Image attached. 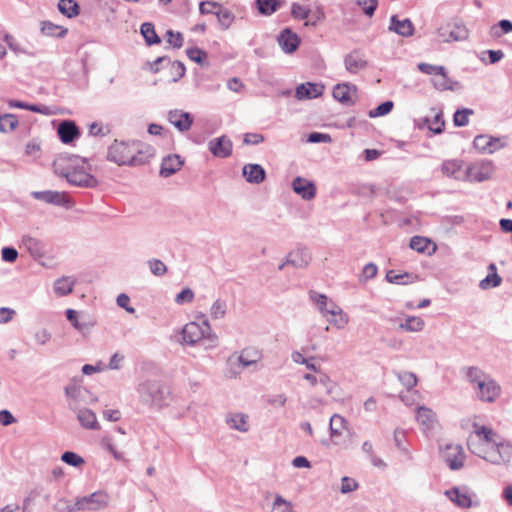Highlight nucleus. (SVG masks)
Instances as JSON below:
<instances>
[{
	"label": "nucleus",
	"instance_id": "obj_29",
	"mask_svg": "<svg viewBox=\"0 0 512 512\" xmlns=\"http://www.w3.org/2000/svg\"><path fill=\"white\" fill-rule=\"evenodd\" d=\"M75 412L77 413V419L82 427L91 430L100 429V425L97 421L96 414L92 410L88 408H77Z\"/></svg>",
	"mask_w": 512,
	"mask_h": 512
},
{
	"label": "nucleus",
	"instance_id": "obj_20",
	"mask_svg": "<svg viewBox=\"0 0 512 512\" xmlns=\"http://www.w3.org/2000/svg\"><path fill=\"white\" fill-rule=\"evenodd\" d=\"M367 61L359 50H353L344 58L346 70L351 74H356L367 67Z\"/></svg>",
	"mask_w": 512,
	"mask_h": 512
},
{
	"label": "nucleus",
	"instance_id": "obj_5",
	"mask_svg": "<svg viewBox=\"0 0 512 512\" xmlns=\"http://www.w3.org/2000/svg\"><path fill=\"white\" fill-rule=\"evenodd\" d=\"M309 298L317 306L323 316L327 317L330 315L332 317L327 319L331 324L342 328L348 323V319L342 309L325 294L311 290L309 292Z\"/></svg>",
	"mask_w": 512,
	"mask_h": 512
},
{
	"label": "nucleus",
	"instance_id": "obj_48",
	"mask_svg": "<svg viewBox=\"0 0 512 512\" xmlns=\"http://www.w3.org/2000/svg\"><path fill=\"white\" fill-rule=\"evenodd\" d=\"M474 114V111L469 108L457 109L453 115V123L456 127H464L469 123L468 117Z\"/></svg>",
	"mask_w": 512,
	"mask_h": 512
},
{
	"label": "nucleus",
	"instance_id": "obj_35",
	"mask_svg": "<svg viewBox=\"0 0 512 512\" xmlns=\"http://www.w3.org/2000/svg\"><path fill=\"white\" fill-rule=\"evenodd\" d=\"M416 419L418 423L430 429L436 422V414L432 409L426 406H419L417 408Z\"/></svg>",
	"mask_w": 512,
	"mask_h": 512
},
{
	"label": "nucleus",
	"instance_id": "obj_47",
	"mask_svg": "<svg viewBox=\"0 0 512 512\" xmlns=\"http://www.w3.org/2000/svg\"><path fill=\"white\" fill-rule=\"evenodd\" d=\"M146 264H147L150 272L156 277H162L168 271V268L165 265V263L162 260L157 259V258H151V259L147 260Z\"/></svg>",
	"mask_w": 512,
	"mask_h": 512
},
{
	"label": "nucleus",
	"instance_id": "obj_55",
	"mask_svg": "<svg viewBox=\"0 0 512 512\" xmlns=\"http://www.w3.org/2000/svg\"><path fill=\"white\" fill-rule=\"evenodd\" d=\"M394 107V103L390 100L378 105L375 109L369 111V117L376 118L389 114Z\"/></svg>",
	"mask_w": 512,
	"mask_h": 512
},
{
	"label": "nucleus",
	"instance_id": "obj_59",
	"mask_svg": "<svg viewBox=\"0 0 512 512\" xmlns=\"http://www.w3.org/2000/svg\"><path fill=\"white\" fill-rule=\"evenodd\" d=\"M393 439H394V444H395L396 448L399 451H401L402 453L408 454V449L405 445V441H406L405 431L401 428H396L394 430Z\"/></svg>",
	"mask_w": 512,
	"mask_h": 512
},
{
	"label": "nucleus",
	"instance_id": "obj_1",
	"mask_svg": "<svg viewBox=\"0 0 512 512\" xmlns=\"http://www.w3.org/2000/svg\"><path fill=\"white\" fill-rule=\"evenodd\" d=\"M155 155V149L141 141H119L109 146L107 159L119 166H141L150 161Z\"/></svg>",
	"mask_w": 512,
	"mask_h": 512
},
{
	"label": "nucleus",
	"instance_id": "obj_23",
	"mask_svg": "<svg viewBox=\"0 0 512 512\" xmlns=\"http://www.w3.org/2000/svg\"><path fill=\"white\" fill-rule=\"evenodd\" d=\"M473 146L482 153L492 154L501 147V143L499 138L478 135L473 140Z\"/></svg>",
	"mask_w": 512,
	"mask_h": 512
},
{
	"label": "nucleus",
	"instance_id": "obj_32",
	"mask_svg": "<svg viewBox=\"0 0 512 512\" xmlns=\"http://www.w3.org/2000/svg\"><path fill=\"white\" fill-rule=\"evenodd\" d=\"M410 248L420 253L430 254L436 250V245L426 237L414 236L410 240Z\"/></svg>",
	"mask_w": 512,
	"mask_h": 512
},
{
	"label": "nucleus",
	"instance_id": "obj_60",
	"mask_svg": "<svg viewBox=\"0 0 512 512\" xmlns=\"http://www.w3.org/2000/svg\"><path fill=\"white\" fill-rule=\"evenodd\" d=\"M272 512H292V504L281 495H276L272 506Z\"/></svg>",
	"mask_w": 512,
	"mask_h": 512
},
{
	"label": "nucleus",
	"instance_id": "obj_49",
	"mask_svg": "<svg viewBox=\"0 0 512 512\" xmlns=\"http://www.w3.org/2000/svg\"><path fill=\"white\" fill-rule=\"evenodd\" d=\"M488 376L479 368L477 367H469L466 371V379L471 384H473L474 388L478 386L479 382H482L484 379H486Z\"/></svg>",
	"mask_w": 512,
	"mask_h": 512
},
{
	"label": "nucleus",
	"instance_id": "obj_53",
	"mask_svg": "<svg viewBox=\"0 0 512 512\" xmlns=\"http://www.w3.org/2000/svg\"><path fill=\"white\" fill-rule=\"evenodd\" d=\"M502 282V278L497 273H488L479 283V287L483 290L498 287Z\"/></svg>",
	"mask_w": 512,
	"mask_h": 512
},
{
	"label": "nucleus",
	"instance_id": "obj_44",
	"mask_svg": "<svg viewBox=\"0 0 512 512\" xmlns=\"http://www.w3.org/2000/svg\"><path fill=\"white\" fill-rule=\"evenodd\" d=\"M41 31L44 35L59 38L64 37L67 33V29H64L62 26L55 25L50 21H44L42 23Z\"/></svg>",
	"mask_w": 512,
	"mask_h": 512
},
{
	"label": "nucleus",
	"instance_id": "obj_61",
	"mask_svg": "<svg viewBox=\"0 0 512 512\" xmlns=\"http://www.w3.org/2000/svg\"><path fill=\"white\" fill-rule=\"evenodd\" d=\"M61 460L73 467H79L84 463V459L72 451L64 452L61 456Z\"/></svg>",
	"mask_w": 512,
	"mask_h": 512
},
{
	"label": "nucleus",
	"instance_id": "obj_40",
	"mask_svg": "<svg viewBox=\"0 0 512 512\" xmlns=\"http://www.w3.org/2000/svg\"><path fill=\"white\" fill-rule=\"evenodd\" d=\"M58 9L68 18L75 17L80 13V7L75 0H60L58 3Z\"/></svg>",
	"mask_w": 512,
	"mask_h": 512
},
{
	"label": "nucleus",
	"instance_id": "obj_63",
	"mask_svg": "<svg viewBox=\"0 0 512 512\" xmlns=\"http://www.w3.org/2000/svg\"><path fill=\"white\" fill-rule=\"evenodd\" d=\"M167 42L172 45L174 48H181L183 46V36L180 32L175 33L173 30H168L166 32Z\"/></svg>",
	"mask_w": 512,
	"mask_h": 512
},
{
	"label": "nucleus",
	"instance_id": "obj_57",
	"mask_svg": "<svg viewBox=\"0 0 512 512\" xmlns=\"http://www.w3.org/2000/svg\"><path fill=\"white\" fill-rule=\"evenodd\" d=\"M9 106L12 108L25 109V110H28L31 112H36V113H44V109H46V107L42 106V105L29 104V103L18 101V100H11L9 102Z\"/></svg>",
	"mask_w": 512,
	"mask_h": 512
},
{
	"label": "nucleus",
	"instance_id": "obj_27",
	"mask_svg": "<svg viewBox=\"0 0 512 512\" xmlns=\"http://www.w3.org/2000/svg\"><path fill=\"white\" fill-rule=\"evenodd\" d=\"M311 260V255L306 248H298L289 253L286 263L296 268H305Z\"/></svg>",
	"mask_w": 512,
	"mask_h": 512
},
{
	"label": "nucleus",
	"instance_id": "obj_36",
	"mask_svg": "<svg viewBox=\"0 0 512 512\" xmlns=\"http://www.w3.org/2000/svg\"><path fill=\"white\" fill-rule=\"evenodd\" d=\"M416 279V275L407 272L396 273L394 270H389L386 273V280L392 284L407 285L413 283Z\"/></svg>",
	"mask_w": 512,
	"mask_h": 512
},
{
	"label": "nucleus",
	"instance_id": "obj_2",
	"mask_svg": "<svg viewBox=\"0 0 512 512\" xmlns=\"http://www.w3.org/2000/svg\"><path fill=\"white\" fill-rule=\"evenodd\" d=\"M470 451L491 464L512 466V444L507 441L500 440L497 444L488 448L470 442Z\"/></svg>",
	"mask_w": 512,
	"mask_h": 512
},
{
	"label": "nucleus",
	"instance_id": "obj_17",
	"mask_svg": "<svg viewBox=\"0 0 512 512\" xmlns=\"http://www.w3.org/2000/svg\"><path fill=\"white\" fill-rule=\"evenodd\" d=\"M66 318L72 324V326L82 334L89 333L91 328L95 325V322L87 316H81L78 318V312L74 309L66 310Z\"/></svg>",
	"mask_w": 512,
	"mask_h": 512
},
{
	"label": "nucleus",
	"instance_id": "obj_3",
	"mask_svg": "<svg viewBox=\"0 0 512 512\" xmlns=\"http://www.w3.org/2000/svg\"><path fill=\"white\" fill-rule=\"evenodd\" d=\"M140 401L152 408H161L168 404L170 390L160 381L145 380L137 387Z\"/></svg>",
	"mask_w": 512,
	"mask_h": 512
},
{
	"label": "nucleus",
	"instance_id": "obj_54",
	"mask_svg": "<svg viewBox=\"0 0 512 512\" xmlns=\"http://www.w3.org/2000/svg\"><path fill=\"white\" fill-rule=\"evenodd\" d=\"M227 312V304L224 300L217 299L210 308V314L213 319H222Z\"/></svg>",
	"mask_w": 512,
	"mask_h": 512
},
{
	"label": "nucleus",
	"instance_id": "obj_4",
	"mask_svg": "<svg viewBox=\"0 0 512 512\" xmlns=\"http://www.w3.org/2000/svg\"><path fill=\"white\" fill-rule=\"evenodd\" d=\"M182 343L194 346L201 340H205L209 343V347H216L218 343V337L212 332L210 324L205 316H202V322H189L182 329Z\"/></svg>",
	"mask_w": 512,
	"mask_h": 512
},
{
	"label": "nucleus",
	"instance_id": "obj_46",
	"mask_svg": "<svg viewBox=\"0 0 512 512\" xmlns=\"http://www.w3.org/2000/svg\"><path fill=\"white\" fill-rule=\"evenodd\" d=\"M18 125V119L13 114L0 115V132H12Z\"/></svg>",
	"mask_w": 512,
	"mask_h": 512
},
{
	"label": "nucleus",
	"instance_id": "obj_45",
	"mask_svg": "<svg viewBox=\"0 0 512 512\" xmlns=\"http://www.w3.org/2000/svg\"><path fill=\"white\" fill-rule=\"evenodd\" d=\"M65 394L69 399L68 407L72 411H76L78 408V399L81 396V389L76 385H70L65 388Z\"/></svg>",
	"mask_w": 512,
	"mask_h": 512
},
{
	"label": "nucleus",
	"instance_id": "obj_26",
	"mask_svg": "<svg viewBox=\"0 0 512 512\" xmlns=\"http://www.w3.org/2000/svg\"><path fill=\"white\" fill-rule=\"evenodd\" d=\"M183 165V160L179 155H168L163 158L160 168L162 177H169L175 174Z\"/></svg>",
	"mask_w": 512,
	"mask_h": 512
},
{
	"label": "nucleus",
	"instance_id": "obj_34",
	"mask_svg": "<svg viewBox=\"0 0 512 512\" xmlns=\"http://www.w3.org/2000/svg\"><path fill=\"white\" fill-rule=\"evenodd\" d=\"M226 423L230 428L240 432H247L249 430L248 416L242 413L228 415L226 418Z\"/></svg>",
	"mask_w": 512,
	"mask_h": 512
},
{
	"label": "nucleus",
	"instance_id": "obj_64",
	"mask_svg": "<svg viewBox=\"0 0 512 512\" xmlns=\"http://www.w3.org/2000/svg\"><path fill=\"white\" fill-rule=\"evenodd\" d=\"M55 510L57 512H75L79 511L78 508H76V502L74 504H71L66 499H59L55 504Z\"/></svg>",
	"mask_w": 512,
	"mask_h": 512
},
{
	"label": "nucleus",
	"instance_id": "obj_62",
	"mask_svg": "<svg viewBox=\"0 0 512 512\" xmlns=\"http://www.w3.org/2000/svg\"><path fill=\"white\" fill-rule=\"evenodd\" d=\"M310 10L299 3H293L291 7V15L293 18L298 20L307 19L309 16Z\"/></svg>",
	"mask_w": 512,
	"mask_h": 512
},
{
	"label": "nucleus",
	"instance_id": "obj_51",
	"mask_svg": "<svg viewBox=\"0 0 512 512\" xmlns=\"http://www.w3.org/2000/svg\"><path fill=\"white\" fill-rule=\"evenodd\" d=\"M398 380L408 390L414 388L417 385V377L414 373L408 371L396 372Z\"/></svg>",
	"mask_w": 512,
	"mask_h": 512
},
{
	"label": "nucleus",
	"instance_id": "obj_12",
	"mask_svg": "<svg viewBox=\"0 0 512 512\" xmlns=\"http://www.w3.org/2000/svg\"><path fill=\"white\" fill-rule=\"evenodd\" d=\"M442 457L451 470H459L464 465V452L460 445H446Z\"/></svg>",
	"mask_w": 512,
	"mask_h": 512
},
{
	"label": "nucleus",
	"instance_id": "obj_22",
	"mask_svg": "<svg viewBox=\"0 0 512 512\" xmlns=\"http://www.w3.org/2000/svg\"><path fill=\"white\" fill-rule=\"evenodd\" d=\"M389 30L402 37H410L414 34L415 28L410 19L401 20L397 15H392L390 17Z\"/></svg>",
	"mask_w": 512,
	"mask_h": 512
},
{
	"label": "nucleus",
	"instance_id": "obj_28",
	"mask_svg": "<svg viewBox=\"0 0 512 512\" xmlns=\"http://www.w3.org/2000/svg\"><path fill=\"white\" fill-rule=\"evenodd\" d=\"M356 90L357 88L353 84H337L333 89V97L342 104L351 105L353 104V101L351 99V91L356 92Z\"/></svg>",
	"mask_w": 512,
	"mask_h": 512
},
{
	"label": "nucleus",
	"instance_id": "obj_33",
	"mask_svg": "<svg viewBox=\"0 0 512 512\" xmlns=\"http://www.w3.org/2000/svg\"><path fill=\"white\" fill-rule=\"evenodd\" d=\"M261 359V354L256 349H243L239 356L237 357L238 363L243 367L247 368L252 365H256L258 361Z\"/></svg>",
	"mask_w": 512,
	"mask_h": 512
},
{
	"label": "nucleus",
	"instance_id": "obj_18",
	"mask_svg": "<svg viewBox=\"0 0 512 512\" xmlns=\"http://www.w3.org/2000/svg\"><path fill=\"white\" fill-rule=\"evenodd\" d=\"M57 133L64 144L72 143L80 136L78 126L72 120H63L58 126Z\"/></svg>",
	"mask_w": 512,
	"mask_h": 512
},
{
	"label": "nucleus",
	"instance_id": "obj_38",
	"mask_svg": "<svg viewBox=\"0 0 512 512\" xmlns=\"http://www.w3.org/2000/svg\"><path fill=\"white\" fill-rule=\"evenodd\" d=\"M256 7L261 15L270 16L281 7L280 0H256Z\"/></svg>",
	"mask_w": 512,
	"mask_h": 512
},
{
	"label": "nucleus",
	"instance_id": "obj_10",
	"mask_svg": "<svg viewBox=\"0 0 512 512\" xmlns=\"http://www.w3.org/2000/svg\"><path fill=\"white\" fill-rule=\"evenodd\" d=\"M107 494L98 491L76 500V508L81 510L96 511L107 504Z\"/></svg>",
	"mask_w": 512,
	"mask_h": 512
},
{
	"label": "nucleus",
	"instance_id": "obj_42",
	"mask_svg": "<svg viewBox=\"0 0 512 512\" xmlns=\"http://www.w3.org/2000/svg\"><path fill=\"white\" fill-rule=\"evenodd\" d=\"M433 86L440 91L453 90V81L448 77L446 69L442 73H438L432 79Z\"/></svg>",
	"mask_w": 512,
	"mask_h": 512
},
{
	"label": "nucleus",
	"instance_id": "obj_9",
	"mask_svg": "<svg viewBox=\"0 0 512 512\" xmlns=\"http://www.w3.org/2000/svg\"><path fill=\"white\" fill-rule=\"evenodd\" d=\"M477 389V397L483 401L492 403L494 402L501 393V387L498 383L487 377L482 382L478 383Z\"/></svg>",
	"mask_w": 512,
	"mask_h": 512
},
{
	"label": "nucleus",
	"instance_id": "obj_21",
	"mask_svg": "<svg viewBox=\"0 0 512 512\" xmlns=\"http://www.w3.org/2000/svg\"><path fill=\"white\" fill-rule=\"evenodd\" d=\"M445 495L461 508H469L472 506V499L466 487H453L446 490Z\"/></svg>",
	"mask_w": 512,
	"mask_h": 512
},
{
	"label": "nucleus",
	"instance_id": "obj_58",
	"mask_svg": "<svg viewBox=\"0 0 512 512\" xmlns=\"http://www.w3.org/2000/svg\"><path fill=\"white\" fill-rule=\"evenodd\" d=\"M186 54L191 61L202 66L205 64V60L207 58V53L205 51L197 47H192L186 50Z\"/></svg>",
	"mask_w": 512,
	"mask_h": 512
},
{
	"label": "nucleus",
	"instance_id": "obj_41",
	"mask_svg": "<svg viewBox=\"0 0 512 512\" xmlns=\"http://www.w3.org/2000/svg\"><path fill=\"white\" fill-rule=\"evenodd\" d=\"M425 322L421 317L408 316L405 322L399 325V328L407 332H419L424 328Z\"/></svg>",
	"mask_w": 512,
	"mask_h": 512
},
{
	"label": "nucleus",
	"instance_id": "obj_56",
	"mask_svg": "<svg viewBox=\"0 0 512 512\" xmlns=\"http://www.w3.org/2000/svg\"><path fill=\"white\" fill-rule=\"evenodd\" d=\"M512 32V22L507 19L500 20L497 25L491 28V34L495 37H500L502 34Z\"/></svg>",
	"mask_w": 512,
	"mask_h": 512
},
{
	"label": "nucleus",
	"instance_id": "obj_15",
	"mask_svg": "<svg viewBox=\"0 0 512 512\" xmlns=\"http://www.w3.org/2000/svg\"><path fill=\"white\" fill-rule=\"evenodd\" d=\"M292 189L296 194L301 196L302 199L307 201L312 200L316 196L315 184L300 176L294 178L292 181Z\"/></svg>",
	"mask_w": 512,
	"mask_h": 512
},
{
	"label": "nucleus",
	"instance_id": "obj_50",
	"mask_svg": "<svg viewBox=\"0 0 512 512\" xmlns=\"http://www.w3.org/2000/svg\"><path fill=\"white\" fill-rule=\"evenodd\" d=\"M216 17L222 29H228L234 20V15L232 12L222 6L216 13Z\"/></svg>",
	"mask_w": 512,
	"mask_h": 512
},
{
	"label": "nucleus",
	"instance_id": "obj_31",
	"mask_svg": "<svg viewBox=\"0 0 512 512\" xmlns=\"http://www.w3.org/2000/svg\"><path fill=\"white\" fill-rule=\"evenodd\" d=\"M432 111L435 112L432 120L429 117H424L421 119V121L423 125H426L428 129L434 134H441L444 131L445 126L442 111H436L435 108H433Z\"/></svg>",
	"mask_w": 512,
	"mask_h": 512
},
{
	"label": "nucleus",
	"instance_id": "obj_52",
	"mask_svg": "<svg viewBox=\"0 0 512 512\" xmlns=\"http://www.w3.org/2000/svg\"><path fill=\"white\" fill-rule=\"evenodd\" d=\"M346 424V420L339 414H334L330 418V434L332 437L339 436Z\"/></svg>",
	"mask_w": 512,
	"mask_h": 512
},
{
	"label": "nucleus",
	"instance_id": "obj_37",
	"mask_svg": "<svg viewBox=\"0 0 512 512\" xmlns=\"http://www.w3.org/2000/svg\"><path fill=\"white\" fill-rule=\"evenodd\" d=\"M140 32L148 46L156 45L161 43V38L155 31V27L150 22H145L140 27Z\"/></svg>",
	"mask_w": 512,
	"mask_h": 512
},
{
	"label": "nucleus",
	"instance_id": "obj_39",
	"mask_svg": "<svg viewBox=\"0 0 512 512\" xmlns=\"http://www.w3.org/2000/svg\"><path fill=\"white\" fill-rule=\"evenodd\" d=\"M75 280L71 277H62L54 282V292L58 296H66L73 291Z\"/></svg>",
	"mask_w": 512,
	"mask_h": 512
},
{
	"label": "nucleus",
	"instance_id": "obj_7",
	"mask_svg": "<svg viewBox=\"0 0 512 512\" xmlns=\"http://www.w3.org/2000/svg\"><path fill=\"white\" fill-rule=\"evenodd\" d=\"M67 181L74 186L94 188L98 185L97 179L83 170V168H67L61 172Z\"/></svg>",
	"mask_w": 512,
	"mask_h": 512
},
{
	"label": "nucleus",
	"instance_id": "obj_24",
	"mask_svg": "<svg viewBox=\"0 0 512 512\" xmlns=\"http://www.w3.org/2000/svg\"><path fill=\"white\" fill-rule=\"evenodd\" d=\"M242 174L248 183L260 184L265 180V169L259 164H246L242 169Z\"/></svg>",
	"mask_w": 512,
	"mask_h": 512
},
{
	"label": "nucleus",
	"instance_id": "obj_13",
	"mask_svg": "<svg viewBox=\"0 0 512 512\" xmlns=\"http://www.w3.org/2000/svg\"><path fill=\"white\" fill-rule=\"evenodd\" d=\"M211 154L218 158H227L232 154L233 144L229 137L222 135L209 141Z\"/></svg>",
	"mask_w": 512,
	"mask_h": 512
},
{
	"label": "nucleus",
	"instance_id": "obj_43",
	"mask_svg": "<svg viewBox=\"0 0 512 512\" xmlns=\"http://www.w3.org/2000/svg\"><path fill=\"white\" fill-rule=\"evenodd\" d=\"M442 172L448 177L459 179L461 173V162L457 160L444 161L442 164Z\"/></svg>",
	"mask_w": 512,
	"mask_h": 512
},
{
	"label": "nucleus",
	"instance_id": "obj_19",
	"mask_svg": "<svg viewBox=\"0 0 512 512\" xmlns=\"http://www.w3.org/2000/svg\"><path fill=\"white\" fill-rule=\"evenodd\" d=\"M324 86L322 84L307 82L296 87L295 97L298 100L314 99L323 94Z\"/></svg>",
	"mask_w": 512,
	"mask_h": 512
},
{
	"label": "nucleus",
	"instance_id": "obj_8",
	"mask_svg": "<svg viewBox=\"0 0 512 512\" xmlns=\"http://www.w3.org/2000/svg\"><path fill=\"white\" fill-rule=\"evenodd\" d=\"M31 196L36 200H40V201H43L45 203L52 204L55 206L68 208V207H70V204H71V199L66 192L52 191V190L33 191L31 193Z\"/></svg>",
	"mask_w": 512,
	"mask_h": 512
},
{
	"label": "nucleus",
	"instance_id": "obj_6",
	"mask_svg": "<svg viewBox=\"0 0 512 512\" xmlns=\"http://www.w3.org/2000/svg\"><path fill=\"white\" fill-rule=\"evenodd\" d=\"M500 441L497 433L487 426H480L477 423L473 424V431L468 438V448L470 449V442L483 445L484 448L494 446Z\"/></svg>",
	"mask_w": 512,
	"mask_h": 512
},
{
	"label": "nucleus",
	"instance_id": "obj_11",
	"mask_svg": "<svg viewBox=\"0 0 512 512\" xmlns=\"http://www.w3.org/2000/svg\"><path fill=\"white\" fill-rule=\"evenodd\" d=\"M493 172V166L490 161L471 164L466 170V178L469 181L483 182L489 179Z\"/></svg>",
	"mask_w": 512,
	"mask_h": 512
},
{
	"label": "nucleus",
	"instance_id": "obj_25",
	"mask_svg": "<svg viewBox=\"0 0 512 512\" xmlns=\"http://www.w3.org/2000/svg\"><path fill=\"white\" fill-rule=\"evenodd\" d=\"M21 243L34 259L42 258L45 255V245L41 240L30 235H24Z\"/></svg>",
	"mask_w": 512,
	"mask_h": 512
},
{
	"label": "nucleus",
	"instance_id": "obj_16",
	"mask_svg": "<svg viewBox=\"0 0 512 512\" xmlns=\"http://www.w3.org/2000/svg\"><path fill=\"white\" fill-rule=\"evenodd\" d=\"M168 121L180 132H186L191 128L193 124V117L188 112L175 109L169 111Z\"/></svg>",
	"mask_w": 512,
	"mask_h": 512
},
{
	"label": "nucleus",
	"instance_id": "obj_30",
	"mask_svg": "<svg viewBox=\"0 0 512 512\" xmlns=\"http://www.w3.org/2000/svg\"><path fill=\"white\" fill-rule=\"evenodd\" d=\"M438 36L444 42H448L449 40L461 41L467 38L468 32L465 27L455 25V27L449 31L446 28H440L438 30Z\"/></svg>",
	"mask_w": 512,
	"mask_h": 512
},
{
	"label": "nucleus",
	"instance_id": "obj_14",
	"mask_svg": "<svg viewBox=\"0 0 512 512\" xmlns=\"http://www.w3.org/2000/svg\"><path fill=\"white\" fill-rule=\"evenodd\" d=\"M277 41L282 51L286 54L295 52L301 43L299 36L290 28L283 29L278 35Z\"/></svg>",
	"mask_w": 512,
	"mask_h": 512
}]
</instances>
